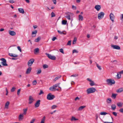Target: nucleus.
I'll list each match as a JSON object with an SVG mask.
<instances>
[{"label": "nucleus", "instance_id": "c756f323", "mask_svg": "<svg viewBox=\"0 0 123 123\" xmlns=\"http://www.w3.org/2000/svg\"><path fill=\"white\" fill-rule=\"evenodd\" d=\"M107 103L108 104L110 103L111 102V98H109L106 100Z\"/></svg>", "mask_w": 123, "mask_h": 123}, {"label": "nucleus", "instance_id": "423d86ee", "mask_svg": "<svg viewBox=\"0 0 123 123\" xmlns=\"http://www.w3.org/2000/svg\"><path fill=\"white\" fill-rule=\"evenodd\" d=\"M104 15L105 13L104 12H100L98 14V18L99 19H102L103 18Z\"/></svg>", "mask_w": 123, "mask_h": 123}, {"label": "nucleus", "instance_id": "7ed1b4c3", "mask_svg": "<svg viewBox=\"0 0 123 123\" xmlns=\"http://www.w3.org/2000/svg\"><path fill=\"white\" fill-rule=\"evenodd\" d=\"M57 87V85L55 84L53 85L52 87H50L49 88V90L51 91H54L56 90H58V89H57L56 87Z\"/></svg>", "mask_w": 123, "mask_h": 123}, {"label": "nucleus", "instance_id": "5701e85b", "mask_svg": "<svg viewBox=\"0 0 123 123\" xmlns=\"http://www.w3.org/2000/svg\"><path fill=\"white\" fill-rule=\"evenodd\" d=\"M123 91V88H120L117 90V92H121Z\"/></svg>", "mask_w": 123, "mask_h": 123}, {"label": "nucleus", "instance_id": "a19ab883", "mask_svg": "<svg viewBox=\"0 0 123 123\" xmlns=\"http://www.w3.org/2000/svg\"><path fill=\"white\" fill-rule=\"evenodd\" d=\"M41 72V69H39L37 71V74H40Z\"/></svg>", "mask_w": 123, "mask_h": 123}, {"label": "nucleus", "instance_id": "4be33fe9", "mask_svg": "<svg viewBox=\"0 0 123 123\" xmlns=\"http://www.w3.org/2000/svg\"><path fill=\"white\" fill-rule=\"evenodd\" d=\"M18 10L19 12L23 14L24 12V10L22 8H19L18 9Z\"/></svg>", "mask_w": 123, "mask_h": 123}, {"label": "nucleus", "instance_id": "393cba45", "mask_svg": "<svg viewBox=\"0 0 123 123\" xmlns=\"http://www.w3.org/2000/svg\"><path fill=\"white\" fill-rule=\"evenodd\" d=\"M58 32L59 33L61 34L65 35L66 33V31H58Z\"/></svg>", "mask_w": 123, "mask_h": 123}, {"label": "nucleus", "instance_id": "9b49d317", "mask_svg": "<svg viewBox=\"0 0 123 123\" xmlns=\"http://www.w3.org/2000/svg\"><path fill=\"white\" fill-rule=\"evenodd\" d=\"M111 47L114 49L119 50L120 49V47L118 45H111Z\"/></svg>", "mask_w": 123, "mask_h": 123}, {"label": "nucleus", "instance_id": "6e6d98bb", "mask_svg": "<svg viewBox=\"0 0 123 123\" xmlns=\"http://www.w3.org/2000/svg\"><path fill=\"white\" fill-rule=\"evenodd\" d=\"M9 2L11 3H14V1L13 0H10L9 1Z\"/></svg>", "mask_w": 123, "mask_h": 123}, {"label": "nucleus", "instance_id": "7c9ffc66", "mask_svg": "<svg viewBox=\"0 0 123 123\" xmlns=\"http://www.w3.org/2000/svg\"><path fill=\"white\" fill-rule=\"evenodd\" d=\"M61 77V76L60 75H59L57 76V77H55L54 80H53V81H55L56 80H57V79H58L59 78Z\"/></svg>", "mask_w": 123, "mask_h": 123}, {"label": "nucleus", "instance_id": "1a4fd4ad", "mask_svg": "<svg viewBox=\"0 0 123 123\" xmlns=\"http://www.w3.org/2000/svg\"><path fill=\"white\" fill-rule=\"evenodd\" d=\"M110 19L111 21L112 22H114V19L115 18V16L114 14L112 13H110L109 15Z\"/></svg>", "mask_w": 123, "mask_h": 123}, {"label": "nucleus", "instance_id": "f704fd0d", "mask_svg": "<svg viewBox=\"0 0 123 123\" xmlns=\"http://www.w3.org/2000/svg\"><path fill=\"white\" fill-rule=\"evenodd\" d=\"M45 117L44 116L42 119L40 123H44L45 120Z\"/></svg>", "mask_w": 123, "mask_h": 123}, {"label": "nucleus", "instance_id": "4d7b16f0", "mask_svg": "<svg viewBox=\"0 0 123 123\" xmlns=\"http://www.w3.org/2000/svg\"><path fill=\"white\" fill-rule=\"evenodd\" d=\"M43 93V91L42 90H40V92L39 93V95H41V94Z\"/></svg>", "mask_w": 123, "mask_h": 123}, {"label": "nucleus", "instance_id": "72a5a7b5", "mask_svg": "<svg viewBox=\"0 0 123 123\" xmlns=\"http://www.w3.org/2000/svg\"><path fill=\"white\" fill-rule=\"evenodd\" d=\"M39 51V49L38 48H37L35 49L34 50V53L35 54L36 53L38 52Z\"/></svg>", "mask_w": 123, "mask_h": 123}, {"label": "nucleus", "instance_id": "774afa93", "mask_svg": "<svg viewBox=\"0 0 123 123\" xmlns=\"http://www.w3.org/2000/svg\"><path fill=\"white\" fill-rule=\"evenodd\" d=\"M33 27L34 29H35L37 27V25H35L33 26Z\"/></svg>", "mask_w": 123, "mask_h": 123}, {"label": "nucleus", "instance_id": "e433bc0d", "mask_svg": "<svg viewBox=\"0 0 123 123\" xmlns=\"http://www.w3.org/2000/svg\"><path fill=\"white\" fill-rule=\"evenodd\" d=\"M27 109H23V115H25L27 111Z\"/></svg>", "mask_w": 123, "mask_h": 123}, {"label": "nucleus", "instance_id": "680f3d73", "mask_svg": "<svg viewBox=\"0 0 123 123\" xmlns=\"http://www.w3.org/2000/svg\"><path fill=\"white\" fill-rule=\"evenodd\" d=\"M35 121V119H33L31 121L30 123H33Z\"/></svg>", "mask_w": 123, "mask_h": 123}, {"label": "nucleus", "instance_id": "79ce46f5", "mask_svg": "<svg viewBox=\"0 0 123 123\" xmlns=\"http://www.w3.org/2000/svg\"><path fill=\"white\" fill-rule=\"evenodd\" d=\"M16 88L14 87H12L11 89V92H13L15 90Z\"/></svg>", "mask_w": 123, "mask_h": 123}, {"label": "nucleus", "instance_id": "2eb2a0df", "mask_svg": "<svg viewBox=\"0 0 123 123\" xmlns=\"http://www.w3.org/2000/svg\"><path fill=\"white\" fill-rule=\"evenodd\" d=\"M31 69V67H29L27 69L26 71L25 74H30V73Z\"/></svg>", "mask_w": 123, "mask_h": 123}, {"label": "nucleus", "instance_id": "bb28decb", "mask_svg": "<svg viewBox=\"0 0 123 123\" xmlns=\"http://www.w3.org/2000/svg\"><path fill=\"white\" fill-rule=\"evenodd\" d=\"M111 109L112 110H114L116 108V106L115 105L112 104L111 106Z\"/></svg>", "mask_w": 123, "mask_h": 123}, {"label": "nucleus", "instance_id": "2f4dec72", "mask_svg": "<svg viewBox=\"0 0 123 123\" xmlns=\"http://www.w3.org/2000/svg\"><path fill=\"white\" fill-rule=\"evenodd\" d=\"M100 114L101 115H105L106 114H108V113L106 112H102L100 113Z\"/></svg>", "mask_w": 123, "mask_h": 123}, {"label": "nucleus", "instance_id": "4c0bfd02", "mask_svg": "<svg viewBox=\"0 0 123 123\" xmlns=\"http://www.w3.org/2000/svg\"><path fill=\"white\" fill-rule=\"evenodd\" d=\"M117 95L116 94H114L112 93V95L111 97L112 98H113L114 99H115Z\"/></svg>", "mask_w": 123, "mask_h": 123}, {"label": "nucleus", "instance_id": "3c124183", "mask_svg": "<svg viewBox=\"0 0 123 123\" xmlns=\"http://www.w3.org/2000/svg\"><path fill=\"white\" fill-rule=\"evenodd\" d=\"M21 90L20 89H19L18 90L17 92V94L18 95H19L20 94V91Z\"/></svg>", "mask_w": 123, "mask_h": 123}, {"label": "nucleus", "instance_id": "39448f33", "mask_svg": "<svg viewBox=\"0 0 123 123\" xmlns=\"http://www.w3.org/2000/svg\"><path fill=\"white\" fill-rule=\"evenodd\" d=\"M55 97L54 95H52L51 93H49L47 95V98L48 100H51L53 99Z\"/></svg>", "mask_w": 123, "mask_h": 123}, {"label": "nucleus", "instance_id": "69168bd1", "mask_svg": "<svg viewBox=\"0 0 123 123\" xmlns=\"http://www.w3.org/2000/svg\"><path fill=\"white\" fill-rule=\"evenodd\" d=\"M6 95H7V94H8V91L7 90V88H6Z\"/></svg>", "mask_w": 123, "mask_h": 123}, {"label": "nucleus", "instance_id": "b1692460", "mask_svg": "<svg viewBox=\"0 0 123 123\" xmlns=\"http://www.w3.org/2000/svg\"><path fill=\"white\" fill-rule=\"evenodd\" d=\"M79 20H81L82 21L83 19V18L82 16L80 15H79L78 16Z\"/></svg>", "mask_w": 123, "mask_h": 123}, {"label": "nucleus", "instance_id": "f3484780", "mask_svg": "<svg viewBox=\"0 0 123 123\" xmlns=\"http://www.w3.org/2000/svg\"><path fill=\"white\" fill-rule=\"evenodd\" d=\"M86 106H81L80 107H79V108L77 109V111H81Z\"/></svg>", "mask_w": 123, "mask_h": 123}, {"label": "nucleus", "instance_id": "de8ad7c7", "mask_svg": "<svg viewBox=\"0 0 123 123\" xmlns=\"http://www.w3.org/2000/svg\"><path fill=\"white\" fill-rule=\"evenodd\" d=\"M71 40L69 41L67 43V45H71Z\"/></svg>", "mask_w": 123, "mask_h": 123}, {"label": "nucleus", "instance_id": "f03ea898", "mask_svg": "<svg viewBox=\"0 0 123 123\" xmlns=\"http://www.w3.org/2000/svg\"><path fill=\"white\" fill-rule=\"evenodd\" d=\"M96 91V89L94 87H91L87 89V92L89 94L94 92Z\"/></svg>", "mask_w": 123, "mask_h": 123}, {"label": "nucleus", "instance_id": "338daca9", "mask_svg": "<svg viewBox=\"0 0 123 123\" xmlns=\"http://www.w3.org/2000/svg\"><path fill=\"white\" fill-rule=\"evenodd\" d=\"M65 14H66L67 15H70L71 13L70 12H67L65 13Z\"/></svg>", "mask_w": 123, "mask_h": 123}, {"label": "nucleus", "instance_id": "f257e3e1", "mask_svg": "<svg viewBox=\"0 0 123 123\" xmlns=\"http://www.w3.org/2000/svg\"><path fill=\"white\" fill-rule=\"evenodd\" d=\"M106 82L107 84L110 85H112L115 83V81L114 80L111 79H107Z\"/></svg>", "mask_w": 123, "mask_h": 123}, {"label": "nucleus", "instance_id": "0e129e2a", "mask_svg": "<svg viewBox=\"0 0 123 123\" xmlns=\"http://www.w3.org/2000/svg\"><path fill=\"white\" fill-rule=\"evenodd\" d=\"M56 39V37H54L52 39V41H54Z\"/></svg>", "mask_w": 123, "mask_h": 123}, {"label": "nucleus", "instance_id": "bf43d9fd", "mask_svg": "<svg viewBox=\"0 0 123 123\" xmlns=\"http://www.w3.org/2000/svg\"><path fill=\"white\" fill-rule=\"evenodd\" d=\"M17 48L20 51V52H21V49L19 46H18Z\"/></svg>", "mask_w": 123, "mask_h": 123}, {"label": "nucleus", "instance_id": "8fccbe9b", "mask_svg": "<svg viewBox=\"0 0 123 123\" xmlns=\"http://www.w3.org/2000/svg\"><path fill=\"white\" fill-rule=\"evenodd\" d=\"M59 51L60 52L64 54V52L63 51V49H59Z\"/></svg>", "mask_w": 123, "mask_h": 123}, {"label": "nucleus", "instance_id": "a878e982", "mask_svg": "<svg viewBox=\"0 0 123 123\" xmlns=\"http://www.w3.org/2000/svg\"><path fill=\"white\" fill-rule=\"evenodd\" d=\"M78 120V119L76 118H75L73 116H72L71 117V120L72 121H76L77 120Z\"/></svg>", "mask_w": 123, "mask_h": 123}, {"label": "nucleus", "instance_id": "052dcab7", "mask_svg": "<svg viewBox=\"0 0 123 123\" xmlns=\"http://www.w3.org/2000/svg\"><path fill=\"white\" fill-rule=\"evenodd\" d=\"M78 75V74H73L71 76V77H76Z\"/></svg>", "mask_w": 123, "mask_h": 123}, {"label": "nucleus", "instance_id": "412c9836", "mask_svg": "<svg viewBox=\"0 0 123 123\" xmlns=\"http://www.w3.org/2000/svg\"><path fill=\"white\" fill-rule=\"evenodd\" d=\"M10 102L9 101L7 102L5 104V108L7 109L8 108V106Z\"/></svg>", "mask_w": 123, "mask_h": 123}, {"label": "nucleus", "instance_id": "49530a36", "mask_svg": "<svg viewBox=\"0 0 123 123\" xmlns=\"http://www.w3.org/2000/svg\"><path fill=\"white\" fill-rule=\"evenodd\" d=\"M96 66L100 70H101L102 69L101 68V67L97 63Z\"/></svg>", "mask_w": 123, "mask_h": 123}, {"label": "nucleus", "instance_id": "5fc2aeb1", "mask_svg": "<svg viewBox=\"0 0 123 123\" xmlns=\"http://www.w3.org/2000/svg\"><path fill=\"white\" fill-rule=\"evenodd\" d=\"M112 113L115 116H116L117 115V113L116 112H113Z\"/></svg>", "mask_w": 123, "mask_h": 123}, {"label": "nucleus", "instance_id": "cd10ccee", "mask_svg": "<svg viewBox=\"0 0 123 123\" xmlns=\"http://www.w3.org/2000/svg\"><path fill=\"white\" fill-rule=\"evenodd\" d=\"M37 32V31H33L32 34V36L33 37H35Z\"/></svg>", "mask_w": 123, "mask_h": 123}, {"label": "nucleus", "instance_id": "e2e57ef3", "mask_svg": "<svg viewBox=\"0 0 123 123\" xmlns=\"http://www.w3.org/2000/svg\"><path fill=\"white\" fill-rule=\"evenodd\" d=\"M72 8L74 10H75L76 9V7L73 5L72 6Z\"/></svg>", "mask_w": 123, "mask_h": 123}, {"label": "nucleus", "instance_id": "c85d7f7f", "mask_svg": "<svg viewBox=\"0 0 123 123\" xmlns=\"http://www.w3.org/2000/svg\"><path fill=\"white\" fill-rule=\"evenodd\" d=\"M116 76H117V78L118 79H119L121 78V75L119 73H117V74Z\"/></svg>", "mask_w": 123, "mask_h": 123}, {"label": "nucleus", "instance_id": "4468645a", "mask_svg": "<svg viewBox=\"0 0 123 123\" xmlns=\"http://www.w3.org/2000/svg\"><path fill=\"white\" fill-rule=\"evenodd\" d=\"M94 8L97 11H99L101 8V6L100 5H96Z\"/></svg>", "mask_w": 123, "mask_h": 123}, {"label": "nucleus", "instance_id": "a18cd8bd", "mask_svg": "<svg viewBox=\"0 0 123 123\" xmlns=\"http://www.w3.org/2000/svg\"><path fill=\"white\" fill-rule=\"evenodd\" d=\"M32 84L33 85H35L37 83V82L36 80H34L32 82Z\"/></svg>", "mask_w": 123, "mask_h": 123}, {"label": "nucleus", "instance_id": "58836bf2", "mask_svg": "<svg viewBox=\"0 0 123 123\" xmlns=\"http://www.w3.org/2000/svg\"><path fill=\"white\" fill-rule=\"evenodd\" d=\"M67 21L66 20H63L62 22V24L64 25H66L67 23Z\"/></svg>", "mask_w": 123, "mask_h": 123}, {"label": "nucleus", "instance_id": "dca6fc26", "mask_svg": "<svg viewBox=\"0 0 123 123\" xmlns=\"http://www.w3.org/2000/svg\"><path fill=\"white\" fill-rule=\"evenodd\" d=\"M24 115L23 114H20L19 115L18 119L19 120H22L23 119Z\"/></svg>", "mask_w": 123, "mask_h": 123}, {"label": "nucleus", "instance_id": "ddd939ff", "mask_svg": "<svg viewBox=\"0 0 123 123\" xmlns=\"http://www.w3.org/2000/svg\"><path fill=\"white\" fill-rule=\"evenodd\" d=\"M40 100H37L35 104V107H38L40 104Z\"/></svg>", "mask_w": 123, "mask_h": 123}, {"label": "nucleus", "instance_id": "6e6552de", "mask_svg": "<svg viewBox=\"0 0 123 123\" xmlns=\"http://www.w3.org/2000/svg\"><path fill=\"white\" fill-rule=\"evenodd\" d=\"M34 61V60L33 59H31L28 62V65L29 67L31 66L33 64Z\"/></svg>", "mask_w": 123, "mask_h": 123}, {"label": "nucleus", "instance_id": "473e14b6", "mask_svg": "<svg viewBox=\"0 0 123 123\" xmlns=\"http://www.w3.org/2000/svg\"><path fill=\"white\" fill-rule=\"evenodd\" d=\"M77 39L76 37H75L74 38V40L73 42V44H75L76 43V41H77Z\"/></svg>", "mask_w": 123, "mask_h": 123}, {"label": "nucleus", "instance_id": "f8f14e48", "mask_svg": "<svg viewBox=\"0 0 123 123\" xmlns=\"http://www.w3.org/2000/svg\"><path fill=\"white\" fill-rule=\"evenodd\" d=\"M87 80L88 81H89L90 82L89 84L91 86H93L94 85V82L92 80L88 78L87 79Z\"/></svg>", "mask_w": 123, "mask_h": 123}, {"label": "nucleus", "instance_id": "aec40b11", "mask_svg": "<svg viewBox=\"0 0 123 123\" xmlns=\"http://www.w3.org/2000/svg\"><path fill=\"white\" fill-rule=\"evenodd\" d=\"M9 33L11 35L14 36L16 35V33L14 31H9Z\"/></svg>", "mask_w": 123, "mask_h": 123}, {"label": "nucleus", "instance_id": "0eeeda50", "mask_svg": "<svg viewBox=\"0 0 123 123\" xmlns=\"http://www.w3.org/2000/svg\"><path fill=\"white\" fill-rule=\"evenodd\" d=\"M0 60L2 61L1 62V63L4 66H7V64L6 63V60L4 58H2L0 59Z\"/></svg>", "mask_w": 123, "mask_h": 123}, {"label": "nucleus", "instance_id": "603ef678", "mask_svg": "<svg viewBox=\"0 0 123 123\" xmlns=\"http://www.w3.org/2000/svg\"><path fill=\"white\" fill-rule=\"evenodd\" d=\"M78 53V51L75 49L73 50V53Z\"/></svg>", "mask_w": 123, "mask_h": 123}, {"label": "nucleus", "instance_id": "9d476101", "mask_svg": "<svg viewBox=\"0 0 123 123\" xmlns=\"http://www.w3.org/2000/svg\"><path fill=\"white\" fill-rule=\"evenodd\" d=\"M34 101V100L33 97L31 96H29V104H31Z\"/></svg>", "mask_w": 123, "mask_h": 123}, {"label": "nucleus", "instance_id": "c03bdc74", "mask_svg": "<svg viewBox=\"0 0 123 123\" xmlns=\"http://www.w3.org/2000/svg\"><path fill=\"white\" fill-rule=\"evenodd\" d=\"M48 66L46 64H44L43 65V67L44 69L48 68Z\"/></svg>", "mask_w": 123, "mask_h": 123}, {"label": "nucleus", "instance_id": "37998d69", "mask_svg": "<svg viewBox=\"0 0 123 123\" xmlns=\"http://www.w3.org/2000/svg\"><path fill=\"white\" fill-rule=\"evenodd\" d=\"M69 20L70 19V15H67L65 16Z\"/></svg>", "mask_w": 123, "mask_h": 123}, {"label": "nucleus", "instance_id": "6ab92c4d", "mask_svg": "<svg viewBox=\"0 0 123 123\" xmlns=\"http://www.w3.org/2000/svg\"><path fill=\"white\" fill-rule=\"evenodd\" d=\"M9 55L11 56L15 57H17L18 56L17 55L12 53H9Z\"/></svg>", "mask_w": 123, "mask_h": 123}, {"label": "nucleus", "instance_id": "ea45409f", "mask_svg": "<svg viewBox=\"0 0 123 123\" xmlns=\"http://www.w3.org/2000/svg\"><path fill=\"white\" fill-rule=\"evenodd\" d=\"M57 106L55 105H53L51 107V109H54L56 108Z\"/></svg>", "mask_w": 123, "mask_h": 123}, {"label": "nucleus", "instance_id": "864d4df0", "mask_svg": "<svg viewBox=\"0 0 123 123\" xmlns=\"http://www.w3.org/2000/svg\"><path fill=\"white\" fill-rule=\"evenodd\" d=\"M80 98L78 97H77L75 98L74 100L75 101H76L77 100H80Z\"/></svg>", "mask_w": 123, "mask_h": 123}, {"label": "nucleus", "instance_id": "09e8293b", "mask_svg": "<svg viewBox=\"0 0 123 123\" xmlns=\"http://www.w3.org/2000/svg\"><path fill=\"white\" fill-rule=\"evenodd\" d=\"M51 17H54L55 16V14L53 12H52L51 13Z\"/></svg>", "mask_w": 123, "mask_h": 123}, {"label": "nucleus", "instance_id": "13d9d810", "mask_svg": "<svg viewBox=\"0 0 123 123\" xmlns=\"http://www.w3.org/2000/svg\"><path fill=\"white\" fill-rule=\"evenodd\" d=\"M119 111L121 113H123V108H121L119 110Z\"/></svg>", "mask_w": 123, "mask_h": 123}, {"label": "nucleus", "instance_id": "20e7f679", "mask_svg": "<svg viewBox=\"0 0 123 123\" xmlns=\"http://www.w3.org/2000/svg\"><path fill=\"white\" fill-rule=\"evenodd\" d=\"M45 54L49 59L53 60H55L56 57L54 55L52 56L51 55L47 53H46Z\"/></svg>", "mask_w": 123, "mask_h": 123}, {"label": "nucleus", "instance_id": "a211bd4d", "mask_svg": "<svg viewBox=\"0 0 123 123\" xmlns=\"http://www.w3.org/2000/svg\"><path fill=\"white\" fill-rule=\"evenodd\" d=\"M123 104L121 102H118L117 104V105L119 107H122L123 106Z\"/></svg>", "mask_w": 123, "mask_h": 123}, {"label": "nucleus", "instance_id": "c9c22d12", "mask_svg": "<svg viewBox=\"0 0 123 123\" xmlns=\"http://www.w3.org/2000/svg\"><path fill=\"white\" fill-rule=\"evenodd\" d=\"M40 37H38L37 39H35V41L36 42H38L40 40Z\"/></svg>", "mask_w": 123, "mask_h": 123}]
</instances>
